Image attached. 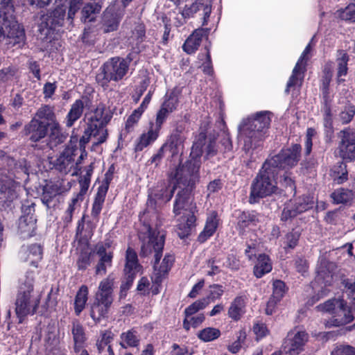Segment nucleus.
Wrapping results in <instances>:
<instances>
[{"instance_id":"nucleus-33","label":"nucleus","mask_w":355,"mask_h":355,"mask_svg":"<svg viewBox=\"0 0 355 355\" xmlns=\"http://www.w3.org/2000/svg\"><path fill=\"white\" fill-rule=\"evenodd\" d=\"M246 302L245 297L242 296L236 297L228 310V315L234 320H239L245 313Z\"/></svg>"},{"instance_id":"nucleus-20","label":"nucleus","mask_w":355,"mask_h":355,"mask_svg":"<svg viewBox=\"0 0 355 355\" xmlns=\"http://www.w3.org/2000/svg\"><path fill=\"white\" fill-rule=\"evenodd\" d=\"M121 21L120 15L113 7L107 8L103 12L100 29L105 33L116 31Z\"/></svg>"},{"instance_id":"nucleus-60","label":"nucleus","mask_w":355,"mask_h":355,"mask_svg":"<svg viewBox=\"0 0 355 355\" xmlns=\"http://www.w3.org/2000/svg\"><path fill=\"white\" fill-rule=\"evenodd\" d=\"M315 130L313 128H308L306 130V141H305V153L309 155L312 149V138L315 135Z\"/></svg>"},{"instance_id":"nucleus-5","label":"nucleus","mask_w":355,"mask_h":355,"mask_svg":"<svg viewBox=\"0 0 355 355\" xmlns=\"http://www.w3.org/2000/svg\"><path fill=\"white\" fill-rule=\"evenodd\" d=\"M112 117L110 110L104 104L100 103L96 107L85 113L86 128L80 142L85 144L91 138L94 139V145L105 142L107 137V124Z\"/></svg>"},{"instance_id":"nucleus-44","label":"nucleus","mask_w":355,"mask_h":355,"mask_svg":"<svg viewBox=\"0 0 355 355\" xmlns=\"http://www.w3.org/2000/svg\"><path fill=\"white\" fill-rule=\"evenodd\" d=\"M334 202L336 204L347 203L352 199V192L350 190L340 188L335 190L331 195Z\"/></svg>"},{"instance_id":"nucleus-9","label":"nucleus","mask_w":355,"mask_h":355,"mask_svg":"<svg viewBox=\"0 0 355 355\" xmlns=\"http://www.w3.org/2000/svg\"><path fill=\"white\" fill-rule=\"evenodd\" d=\"M0 17L3 21L4 32L13 46H21L24 43L25 34L24 29L15 19V8L12 0H1L0 6Z\"/></svg>"},{"instance_id":"nucleus-49","label":"nucleus","mask_w":355,"mask_h":355,"mask_svg":"<svg viewBox=\"0 0 355 355\" xmlns=\"http://www.w3.org/2000/svg\"><path fill=\"white\" fill-rule=\"evenodd\" d=\"M286 293V285L281 280H275L272 284V294L270 297L276 302H279Z\"/></svg>"},{"instance_id":"nucleus-7","label":"nucleus","mask_w":355,"mask_h":355,"mask_svg":"<svg viewBox=\"0 0 355 355\" xmlns=\"http://www.w3.org/2000/svg\"><path fill=\"white\" fill-rule=\"evenodd\" d=\"M34 273L28 272L25 282L21 284L16 301V315L19 322H23L28 315L35 312L40 301V295L33 291Z\"/></svg>"},{"instance_id":"nucleus-47","label":"nucleus","mask_w":355,"mask_h":355,"mask_svg":"<svg viewBox=\"0 0 355 355\" xmlns=\"http://www.w3.org/2000/svg\"><path fill=\"white\" fill-rule=\"evenodd\" d=\"M355 115V106L352 103L346 104L339 114V120L343 124L349 123Z\"/></svg>"},{"instance_id":"nucleus-40","label":"nucleus","mask_w":355,"mask_h":355,"mask_svg":"<svg viewBox=\"0 0 355 355\" xmlns=\"http://www.w3.org/2000/svg\"><path fill=\"white\" fill-rule=\"evenodd\" d=\"M259 216L255 211H243L239 216L238 225L244 229L254 225L259 221Z\"/></svg>"},{"instance_id":"nucleus-56","label":"nucleus","mask_w":355,"mask_h":355,"mask_svg":"<svg viewBox=\"0 0 355 355\" xmlns=\"http://www.w3.org/2000/svg\"><path fill=\"white\" fill-rule=\"evenodd\" d=\"M300 236V234L298 231H292L286 234L284 241L285 248H294L297 244Z\"/></svg>"},{"instance_id":"nucleus-37","label":"nucleus","mask_w":355,"mask_h":355,"mask_svg":"<svg viewBox=\"0 0 355 355\" xmlns=\"http://www.w3.org/2000/svg\"><path fill=\"white\" fill-rule=\"evenodd\" d=\"M349 61V55L344 50H339L336 55L337 64V75L338 83H340L344 80L340 78L343 76H346L348 71L347 63Z\"/></svg>"},{"instance_id":"nucleus-24","label":"nucleus","mask_w":355,"mask_h":355,"mask_svg":"<svg viewBox=\"0 0 355 355\" xmlns=\"http://www.w3.org/2000/svg\"><path fill=\"white\" fill-rule=\"evenodd\" d=\"M113 287L114 279L109 275L107 278L102 280L98 286V291L95 295L96 300H101V303L103 302L107 304V302H113Z\"/></svg>"},{"instance_id":"nucleus-53","label":"nucleus","mask_w":355,"mask_h":355,"mask_svg":"<svg viewBox=\"0 0 355 355\" xmlns=\"http://www.w3.org/2000/svg\"><path fill=\"white\" fill-rule=\"evenodd\" d=\"M144 25L142 24H139L135 26L134 30L132 31L131 36V40H132V42L130 41V43H132V44H134V43L135 42V44L137 45L144 40Z\"/></svg>"},{"instance_id":"nucleus-21","label":"nucleus","mask_w":355,"mask_h":355,"mask_svg":"<svg viewBox=\"0 0 355 355\" xmlns=\"http://www.w3.org/2000/svg\"><path fill=\"white\" fill-rule=\"evenodd\" d=\"M42 248L39 244H32L31 245H23L19 252L20 259L37 267L38 262L42 258Z\"/></svg>"},{"instance_id":"nucleus-2","label":"nucleus","mask_w":355,"mask_h":355,"mask_svg":"<svg viewBox=\"0 0 355 355\" xmlns=\"http://www.w3.org/2000/svg\"><path fill=\"white\" fill-rule=\"evenodd\" d=\"M139 237L142 240L141 254L147 256L153 252H155L154 276H156L157 282V279L162 277L169 271L173 263L174 257L167 254L160 261L164 245V234L158 229H153V227L148 224L146 230L140 232Z\"/></svg>"},{"instance_id":"nucleus-30","label":"nucleus","mask_w":355,"mask_h":355,"mask_svg":"<svg viewBox=\"0 0 355 355\" xmlns=\"http://www.w3.org/2000/svg\"><path fill=\"white\" fill-rule=\"evenodd\" d=\"M37 119L40 121L44 120L47 122H52V130L53 135H58L60 133V125L58 122L55 121V114L53 107L49 105H44L40 107L36 113Z\"/></svg>"},{"instance_id":"nucleus-17","label":"nucleus","mask_w":355,"mask_h":355,"mask_svg":"<svg viewBox=\"0 0 355 355\" xmlns=\"http://www.w3.org/2000/svg\"><path fill=\"white\" fill-rule=\"evenodd\" d=\"M340 142L338 146L340 156L343 159H355V133L349 129L340 132Z\"/></svg>"},{"instance_id":"nucleus-25","label":"nucleus","mask_w":355,"mask_h":355,"mask_svg":"<svg viewBox=\"0 0 355 355\" xmlns=\"http://www.w3.org/2000/svg\"><path fill=\"white\" fill-rule=\"evenodd\" d=\"M35 230L36 220L32 216H24L19 218L18 234L21 239H26L33 236Z\"/></svg>"},{"instance_id":"nucleus-43","label":"nucleus","mask_w":355,"mask_h":355,"mask_svg":"<svg viewBox=\"0 0 355 355\" xmlns=\"http://www.w3.org/2000/svg\"><path fill=\"white\" fill-rule=\"evenodd\" d=\"M331 175L336 184L343 183L347 180L346 166L343 163L334 166L331 171Z\"/></svg>"},{"instance_id":"nucleus-36","label":"nucleus","mask_w":355,"mask_h":355,"mask_svg":"<svg viewBox=\"0 0 355 355\" xmlns=\"http://www.w3.org/2000/svg\"><path fill=\"white\" fill-rule=\"evenodd\" d=\"M112 304V302L105 304L104 302L103 304L101 300H96L95 299L91 309L90 315L92 318L95 321H99L102 318H105L107 315L108 311Z\"/></svg>"},{"instance_id":"nucleus-45","label":"nucleus","mask_w":355,"mask_h":355,"mask_svg":"<svg viewBox=\"0 0 355 355\" xmlns=\"http://www.w3.org/2000/svg\"><path fill=\"white\" fill-rule=\"evenodd\" d=\"M336 16L342 20L354 22L355 21V3H349L345 8L338 10Z\"/></svg>"},{"instance_id":"nucleus-42","label":"nucleus","mask_w":355,"mask_h":355,"mask_svg":"<svg viewBox=\"0 0 355 355\" xmlns=\"http://www.w3.org/2000/svg\"><path fill=\"white\" fill-rule=\"evenodd\" d=\"M88 288L86 286H82L78 291L75 299V312L79 315L85 308L87 300Z\"/></svg>"},{"instance_id":"nucleus-59","label":"nucleus","mask_w":355,"mask_h":355,"mask_svg":"<svg viewBox=\"0 0 355 355\" xmlns=\"http://www.w3.org/2000/svg\"><path fill=\"white\" fill-rule=\"evenodd\" d=\"M332 355H355V348L349 345H340L333 352Z\"/></svg>"},{"instance_id":"nucleus-57","label":"nucleus","mask_w":355,"mask_h":355,"mask_svg":"<svg viewBox=\"0 0 355 355\" xmlns=\"http://www.w3.org/2000/svg\"><path fill=\"white\" fill-rule=\"evenodd\" d=\"M79 195H77L76 197L72 198L71 202L69 205V207L65 212V215L64 216V220L65 223H70L72 220V216L74 211L76 210L78 205V202L79 200Z\"/></svg>"},{"instance_id":"nucleus-28","label":"nucleus","mask_w":355,"mask_h":355,"mask_svg":"<svg viewBox=\"0 0 355 355\" xmlns=\"http://www.w3.org/2000/svg\"><path fill=\"white\" fill-rule=\"evenodd\" d=\"M159 135V132L149 125L148 131L142 133L137 139L135 144V150H143L145 148L153 144Z\"/></svg>"},{"instance_id":"nucleus-1","label":"nucleus","mask_w":355,"mask_h":355,"mask_svg":"<svg viewBox=\"0 0 355 355\" xmlns=\"http://www.w3.org/2000/svg\"><path fill=\"white\" fill-rule=\"evenodd\" d=\"M205 146V157L209 158L215 155L218 151L215 139L207 138L206 133L200 132L196 137L190 153V159L185 165L179 166L174 172L170 174L168 183L160 182L149 190L148 198L146 210L140 214L139 220L143 223V229L146 230L147 225H150L153 229H157L158 213L157 207L168 202L177 187L181 185L191 184L196 178V173L201 164L200 158L202 153V148Z\"/></svg>"},{"instance_id":"nucleus-31","label":"nucleus","mask_w":355,"mask_h":355,"mask_svg":"<svg viewBox=\"0 0 355 355\" xmlns=\"http://www.w3.org/2000/svg\"><path fill=\"white\" fill-rule=\"evenodd\" d=\"M74 155L70 148L65 149L56 160V166L62 172L70 171L74 163Z\"/></svg>"},{"instance_id":"nucleus-58","label":"nucleus","mask_w":355,"mask_h":355,"mask_svg":"<svg viewBox=\"0 0 355 355\" xmlns=\"http://www.w3.org/2000/svg\"><path fill=\"white\" fill-rule=\"evenodd\" d=\"M245 337V332L244 331H240L237 336V340L228 346V350L233 354L237 353L241 349V343L244 341Z\"/></svg>"},{"instance_id":"nucleus-13","label":"nucleus","mask_w":355,"mask_h":355,"mask_svg":"<svg viewBox=\"0 0 355 355\" xmlns=\"http://www.w3.org/2000/svg\"><path fill=\"white\" fill-rule=\"evenodd\" d=\"M130 60L120 57L109 59L103 64V73L107 81L118 82L123 78L129 69Z\"/></svg>"},{"instance_id":"nucleus-18","label":"nucleus","mask_w":355,"mask_h":355,"mask_svg":"<svg viewBox=\"0 0 355 355\" xmlns=\"http://www.w3.org/2000/svg\"><path fill=\"white\" fill-rule=\"evenodd\" d=\"M109 243H98L96 245L94 252L99 257L98 262L96 267V273L104 275L107 272V268L112 266L113 252L110 250Z\"/></svg>"},{"instance_id":"nucleus-3","label":"nucleus","mask_w":355,"mask_h":355,"mask_svg":"<svg viewBox=\"0 0 355 355\" xmlns=\"http://www.w3.org/2000/svg\"><path fill=\"white\" fill-rule=\"evenodd\" d=\"M271 112L261 111L242 121L239 125V139L248 153L260 147L271 121Z\"/></svg>"},{"instance_id":"nucleus-46","label":"nucleus","mask_w":355,"mask_h":355,"mask_svg":"<svg viewBox=\"0 0 355 355\" xmlns=\"http://www.w3.org/2000/svg\"><path fill=\"white\" fill-rule=\"evenodd\" d=\"M220 336V330L214 327L205 328L198 334V338L204 342H211L217 339Z\"/></svg>"},{"instance_id":"nucleus-15","label":"nucleus","mask_w":355,"mask_h":355,"mask_svg":"<svg viewBox=\"0 0 355 355\" xmlns=\"http://www.w3.org/2000/svg\"><path fill=\"white\" fill-rule=\"evenodd\" d=\"M313 203V198L310 196H302L294 198L284 207L281 219L282 220H287L295 217L297 214L311 208Z\"/></svg>"},{"instance_id":"nucleus-4","label":"nucleus","mask_w":355,"mask_h":355,"mask_svg":"<svg viewBox=\"0 0 355 355\" xmlns=\"http://www.w3.org/2000/svg\"><path fill=\"white\" fill-rule=\"evenodd\" d=\"M198 171L196 173V178L189 185L188 183L186 185H181L183 188L178 193L174 202L173 213L175 216L181 215L177 225L178 234L181 239L189 234L196 220L195 213L197 211V207L191 196V189L198 178Z\"/></svg>"},{"instance_id":"nucleus-11","label":"nucleus","mask_w":355,"mask_h":355,"mask_svg":"<svg viewBox=\"0 0 355 355\" xmlns=\"http://www.w3.org/2000/svg\"><path fill=\"white\" fill-rule=\"evenodd\" d=\"M30 5H35L38 8L47 6L53 0H27ZM55 8L41 17V27L49 30H55L62 26L66 15L67 0H53Z\"/></svg>"},{"instance_id":"nucleus-8","label":"nucleus","mask_w":355,"mask_h":355,"mask_svg":"<svg viewBox=\"0 0 355 355\" xmlns=\"http://www.w3.org/2000/svg\"><path fill=\"white\" fill-rule=\"evenodd\" d=\"M15 173L10 174L5 168L0 169V200L4 202L12 201L17 198V189L19 183L14 178H28L31 171L26 160H19L15 164Z\"/></svg>"},{"instance_id":"nucleus-54","label":"nucleus","mask_w":355,"mask_h":355,"mask_svg":"<svg viewBox=\"0 0 355 355\" xmlns=\"http://www.w3.org/2000/svg\"><path fill=\"white\" fill-rule=\"evenodd\" d=\"M144 111L139 107L135 110L128 118L125 123V128L130 131L138 123Z\"/></svg>"},{"instance_id":"nucleus-63","label":"nucleus","mask_w":355,"mask_h":355,"mask_svg":"<svg viewBox=\"0 0 355 355\" xmlns=\"http://www.w3.org/2000/svg\"><path fill=\"white\" fill-rule=\"evenodd\" d=\"M182 141L177 135H173L171 137L169 141V147L173 154L178 153L182 148Z\"/></svg>"},{"instance_id":"nucleus-29","label":"nucleus","mask_w":355,"mask_h":355,"mask_svg":"<svg viewBox=\"0 0 355 355\" xmlns=\"http://www.w3.org/2000/svg\"><path fill=\"white\" fill-rule=\"evenodd\" d=\"M139 263L137 254L134 250L128 248L125 254V272L128 275V281L132 282L134 275L138 270Z\"/></svg>"},{"instance_id":"nucleus-19","label":"nucleus","mask_w":355,"mask_h":355,"mask_svg":"<svg viewBox=\"0 0 355 355\" xmlns=\"http://www.w3.org/2000/svg\"><path fill=\"white\" fill-rule=\"evenodd\" d=\"M311 51V46L309 43L302 52L301 56L297 60L293 70L291 76L289 78V80L287 83V89L294 86L300 85L302 83V80L304 78V72L305 71V67L306 64L307 60L309 59V54Z\"/></svg>"},{"instance_id":"nucleus-16","label":"nucleus","mask_w":355,"mask_h":355,"mask_svg":"<svg viewBox=\"0 0 355 355\" xmlns=\"http://www.w3.org/2000/svg\"><path fill=\"white\" fill-rule=\"evenodd\" d=\"M191 4H186L181 12L182 17L184 19L190 18L200 10V6L203 10V22L202 25H207L211 12V5L209 0H191ZM184 23V20L180 21L178 26H180Z\"/></svg>"},{"instance_id":"nucleus-35","label":"nucleus","mask_w":355,"mask_h":355,"mask_svg":"<svg viewBox=\"0 0 355 355\" xmlns=\"http://www.w3.org/2000/svg\"><path fill=\"white\" fill-rule=\"evenodd\" d=\"M102 8L101 0H94L85 5L82 9V21L84 22L92 21L95 15L98 13Z\"/></svg>"},{"instance_id":"nucleus-10","label":"nucleus","mask_w":355,"mask_h":355,"mask_svg":"<svg viewBox=\"0 0 355 355\" xmlns=\"http://www.w3.org/2000/svg\"><path fill=\"white\" fill-rule=\"evenodd\" d=\"M318 311L330 313L332 319L325 322L327 327H339L349 323L354 319L351 309L346 305L344 300L333 298L317 306Z\"/></svg>"},{"instance_id":"nucleus-34","label":"nucleus","mask_w":355,"mask_h":355,"mask_svg":"<svg viewBox=\"0 0 355 355\" xmlns=\"http://www.w3.org/2000/svg\"><path fill=\"white\" fill-rule=\"evenodd\" d=\"M84 109V103L82 100L78 99L71 105V108L66 116V125L71 127L74 123L80 118Z\"/></svg>"},{"instance_id":"nucleus-51","label":"nucleus","mask_w":355,"mask_h":355,"mask_svg":"<svg viewBox=\"0 0 355 355\" xmlns=\"http://www.w3.org/2000/svg\"><path fill=\"white\" fill-rule=\"evenodd\" d=\"M169 114L170 113L167 112L165 108H162L161 107L157 113L155 121L150 122L149 125L160 132L162 125L167 119Z\"/></svg>"},{"instance_id":"nucleus-32","label":"nucleus","mask_w":355,"mask_h":355,"mask_svg":"<svg viewBox=\"0 0 355 355\" xmlns=\"http://www.w3.org/2000/svg\"><path fill=\"white\" fill-rule=\"evenodd\" d=\"M272 263L268 256L261 254L257 257L254 267V274L257 278H261L272 270Z\"/></svg>"},{"instance_id":"nucleus-52","label":"nucleus","mask_w":355,"mask_h":355,"mask_svg":"<svg viewBox=\"0 0 355 355\" xmlns=\"http://www.w3.org/2000/svg\"><path fill=\"white\" fill-rule=\"evenodd\" d=\"M198 58L202 62L200 67H202L203 72L207 75H211L213 69L209 49L206 50L205 54H200Z\"/></svg>"},{"instance_id":"nucleus-50","label":"nucleus","mask_w":355,"mask_h":355,"mask_svg":"<svg viewBox=\"0 0 355 355\" xmlns=\"http://www.w3.org/2000/svg\"><path fill=\"white\" fill-rule=\"evenodd\" d=\"M205 320V315L202 313L196 315L186 316L183 321V327L189 331L191 327H197Z\"/></svg>"},{"instance_id":"nucleus-26","label":"nucleus","mask_w":355,"mask_h":355,"mask_svg":"<svg viewBox=\"0 0 355 355\" xmlns=\"http://www.w3.org/2000/svg\"><path fill=\"white\" fill-rule=\"evenodd\" d=\"M218 222V214L216 211H212L208 214L204 230L198 236L200 242H205L215 233Z\"/></svg>"},{"instance_id":"nucleus-38","label":"nucleus","mask_w":355,"mask_h":355,"mask_svg":"<svg viewBox=\"0 0 355 355\" xmlns=\"http://www.w3.org/2000/svg\"><path fill=\"white\" fill-rule=\"evenodd\" d=\"M121 343L120 345L121 347L126 349L127 347H136L139 346L140 343V338L137 331L135 329H130L121 334Z\"/></svg>"},{"instance_id":"nucleus-12","label":"nucleus","mask_w":355,"mask_h":355,"mask_svg":"<svg viewBox=\"0 0 355 355\" xmlns=\"http://www.w3.org/2000/svg\"><path fill=\"white\" fill-rule=\"evenodd\" d=\"M301 151L300 144H294L291 148L283 149L278 155L267 159L270 165L278 172L279 168H286L295 166L299 159Z\"/></svg>"},{"instance_id":"nucleus-62","label":"nucleus","mask_w":355,"mask_h":355,"mask_svg":"<svg viewBox=\"0 0 355 355\" xmlns=\"http://www.w3.org/2000/svg\"><path fill=\"white\" fill-rule=\"evenodd\" d=\"M109 188V181L106 179L98 188V191L95 199L105 201V198Z\"/></svg>"},{"instance_id":"nucleus-64","label":"nucleus","mask_w":355,"mask_h":355,"mask_svg":"<svg viewBox=\"0 0 355 355\" xmlns=\"http://www.w3.org/2000/svg\"><path fill=\"white\" fill-rule=\"evenodd\" d=\"M90 263V255L87 253H82L78 261L77 266L79 270L85 269Z\"/></svg>"},{"instance_id":"nucleus-39","label":"nucleus","mask_w":355,"mask_h":355,"mask_svg":"<svg viewBox=\"0 0 355 355\" xmlns=\"http://www.w3.org/2000/svg\"><path fill=\"white\" fill-rule=\"evenodd\" d=\"M72 334L74 340V350L78 353V350L83 348L85 341L84 329L79 322H74L73 323Z\"/></svg>"},{"instance_id":"nucleus-61","label":"nucleus","mask_w":355,"mask_h":355,"mask_svg":"<svg viewBox=\"0 0 355 355\" xmlns=\"http://www.w3.org/2000/svg\"><path fill=\"white\" fill-rule=\"evenodd\" d=\"M221 147L220 150L225 152H229L232 149V144L229 136V134L226 131H223V138L221 139Z\"/></svg>"},{"instance_id":"nucleus-22","label":"nucleus","mask_w":355,"mask_h":355,"mask_svg":"<svg viewBox=\"0 0 355 355\" xmlns=\"http://www.w3.org/2000/svg\"><path fill=\"white\" fill-rule=\"evenodd\" d=\"M47 125V123L34 118L25 126V133L30 135L31 141H37L46 136Z\"/></svg>"},{"instance_id":"nucleus-55","label":"nucleus","mask_w":355,"mask_h":355,"mask_svg":"<svg viewBox=\"0 0 355 355\" xmlns=\"http://www.w3.org/2000/svg\"><path fill=\"white\" fill-rule=\"evenodd\" d=\"M83 0H71L69 2V7L67 13V20L72 23L76 14L80 10L83 4Z\"/></svg>"},{"instance_id":"nucleus-14","label":"nucleus","mask_w":355,"mask_h":355,"mask_svg":"<svg viewBox=\"0 0 355 355\" xmlns=\"http://www.w3.org/2000/svg\"><path fill=\"white\" fill-rule=\"evenodd\" d=\"M309 336L304 331L296 329L290 331L283 343V350L288 355H299L304 351Z\"/></svg>"},{"instance_id":"nucleus-6","label":"nucleus","mask_w":355,"mask_h":355,"mask_svg":"<svg viewBox=\"0 0 355 355\" xmlns=\"http://www.w3.org/2000/svg\"><path fill=\"white\" fill-rule=\"evenodd\" d=\"M277 174L278 172L270 165V162H265L251 184L249 198L250 203H255L260 198L270 196L277 191Z\"/></svg>"},{"instance_id":"nucleus-48","label":"nucleus","mask_w":355,"mask_h":355,"mask_svg":"<svg viewBox=\"0 0 355 355\" xmlns=\"http://www.w3.org/2000/svg\"><path fill=\"white\" fill-rule=\"evenodd\" d=\"M209 304L208 298H203L197 300L187 307L184 310V315L186 316H191L196 313L198 311L205 309Z\"/></svg>"},{"instance_id":"nucleus-41","label":"nucleus","mask_w":355,"mask_h":355,"mask_svg":"<svg viewBox=\"0 0 355 355\" xmlns=\"http://www.w3.org/2000/svg\"><path fill=\"white\" fill-rule=\"evenodd\" d=\"M178 104V92L177 89H174L166 94L165 101L161 107L162 108H165V110L169 113H171L176 109Z\"/></svg>"},{"instance_id":"nucleus-23","label":"nucleus","mask_w":355,"mask_h":355,"mask_svg":"<svg viewBox=\"0 0 355 355\" xmlns=\"http://www.w3.org/2000/svg\"><path fill=\"white\" fill-rule=\"evenodd\" d=\"M333 279L332 273L329 270H326V266L324 263H321L318 268L317 276L315 277V283L313 285V288H315L316 284L321 287V290L320 291V297H323L327 294L329 290L326 288L331 285Z\"/></svg>"},{"instance_id":"nucleus-27","label":"nucleus","mask_w":355,"mask_h":355,"mask_svg":"<svg viewBox=\"0 0 355 355\" xmlns=\"http://www.w3.org/2000/svg\"><path fill=\"white\" fill-rule=\"evenodd\" d=\"M207 30L204 28H198L187 39L182 48L183 50L189 53H193L199 47L202 37L207 33Z\"/></svg>"}]
</instances>
